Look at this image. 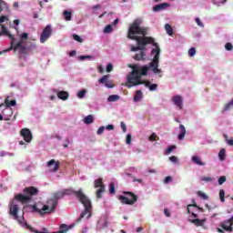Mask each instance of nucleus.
I'll list each match as a JSON object with an SVG mask.
<instances>
[{"label":"nucleus","mask_w":233,"mask_h":233,"mask_svg":"<svg viewBox=\"0 0 233 233\" xmlns=\"http://www.w3.org/2000/svg\"><path fill=\"white\" fill-rule=\"evenodd\" d=\"M141 20H135L128 28L127 37L132 41H136L137 46H131V52H137V50H145L147 45H153L157 48L159 45L155 42L154 37L148 35V27H141Z\"/></svg>","instance_id":"obj_1"},{"label":"nucleus","mask_w":233,"mask_h":233,"mask_svg":"<svg viewBox=\"0 0 233 233\" xmlns=\"http://www.w3.org/2000/svg\"><path fill=\"white\" fill-rule=\"evenodd\" d=\"M152 56H154L153 60L149 63L148 66H143L140 67H137V66H133V70H137V75L140 76H148V71L152 70L153 74H157L158 77H163V75L161 74V69H159V56H161V48L159 46H157V48H153L151 50Z\"/></svg>","instance_id":"obj_2"},{"label":"nucleus","mask_w":233,"mask_h":233,"mask_svg":"<svg viewBox=\"0 0 233 233\" xmlns=\"http://www.w3.org/2000/svg\"><path fill=\"white\" fill-rule=\"evenodd\" d=\"M62 192H64V196H76V198H78L80 203L84 205L85 209L80 214V217L77 219L78 223L79 221H81V219H83V218H86L87 219L88 218H92V201H90V198H88L86 195L83 193V189H78L77 191H76L72 188H66L63 189Z\"/></svg>","instance_id":"obj_3"},{"label":"nucleus","mask_w":233,"mask_h":233,"mask_svg":"<svg viewBox=\"0 0 233 233\" xmlns=\"http://www.w3.org/2000/svg\"><path fill=\"white\" fill-rule=\"evenodd\" d=\"M51 201L52 198L48 199L47 205H44L42 208H37V205H33V212H37V214H40V216H45V214H51V212H54V210L57 208V205H54Z\"/></svg>","instance_id":"obj_4"},{"label":"nucleus","mask_w":233,"mask_h":233,"mask_svg":"<svg viewBox=\"0 0 233 233\" xmlns=\"http://www.w3.org/2000/svg\"><path fill=\"white\" fill-rule=\"evenodd\" d=\"M137 73V69H133V71L127 76V88L137 86V85H144L145 81L141 80V76H139Z\"/></svg>","instance_id":"obj_5"},{"label":"nucleus","mask_w":233,"mask_h":233,"mask_svg":"<svg viewBox=\"0 0 233 233\" xmlns=\"http://www.w3.org/2000/svg\"><path fill=\"white\" fill-rule=\"evenodd\" d=\"M123 194L124 196L120 195L118 197L119 201H121L123 205H134L137 202V196L136 194L130 191H124ZM125 196H128L129 198Z\"/></svg>","instance_id":"obj_6"},{"label":"nucleus","mask_w":233,"mask_h":233,"mask_svg":"<svg viewBox=\"0 0 233 233\" xmlns=\"http://www.w3.org/2000/svg\"><path fill=\"white\" fill-rule=\"evenodd\" d=\"M19 205L15 203V200H12L9 205V214L15 219V221H18V223H21V218H19Z\"/></svg>","instance_id":"obj_7"},{"label":"nucleus","mask_w":233,"mask_h":233,"mask_svg":"<svg viewBox=\"0 0 233 233\" xmlns=\"http://www.w3.org/2000/svg\"><path fill=\"white\" fill-rule=\"evenodd\" d=\"M95 188H98L96 190V198L97 199H101L103 198V193L105 192V185L103 184V178H97L94 181Z\"/></svg>","instance_id":"obj_8"},{"label":"nucleus","mask_w":233,"mask_h":233,"mask_svg":"<svg viewBox=\"0 0 233 233\" xmlns=\"http://www.w3.org/2000/svg\"><path fill=\"white\" fill-rule=\"evenodd\" d=\"M52 36V25H47L42 31L40 35V43L44 44L50 39Z\"/></svg>","instance_id":"obj_9"},{"label":"nucleus","mask_w":233,"mask_h":233,"mask_svg":"<svg viewBox=\"0 0 233 233\" xmlns=\"http://www.w3.org/2000/svg\"><path fill=\"white\" fill-rule=\"evenodd\" d=\"M20 136L24 137V141L25 143H32V139H34V137L32 136V131L28 128H23L20 131Z\"/></svg>","instance_id":"obj_10"},{"label":"nucleus","mask_w":233,"mask_h":233,"mask_svg":"<svg viewBox=\"0 0 233 233\" xmlns=\"http://www.w3.org/2000/svg\"><path fill=\"white\" fill-rule=\"evenodd\" d=\"M15 201H18L19 203H22V205H26V203H30V201H32V198L25 194H18L15 196Z\"/></svg>","instance_id":"obj_11"},{"label":"nucleus","mask_w":233,"mask_h":233,"mask_svg":"<svg viewBox=\"0 0 233 233\" xmlns=\"http://www.w3.org/2000/svg\"><path fill=\"white\" fill-rule=\"evenodd\" d=\"M109 79L110 75H105L98 80V83H100V85H105L106 88H114V85H112V81Z\"/></svg>","instance_id":"obj_12"},{"label":"nucleus","mask_w":233,"mask_h":233,"mask_svg":"<svg viewBox=\"0 0 233 233\" xmlns=\"http://www.w3.org/2000/svg\"><path fill=\"white\" fill-rule=\"evenodd\" d=\"M23 192L26 196H29L32 199L33 196H37V194H39V189H37V187H35L31 186L28 187H25Z\"/></svg>","instance_id":"obj_13"},{"label":"nucleus","mask_w":233,"mask_h":233,"mask_svg":"<svg viewBox=\"0 0 233 233\" xmlns=\"http://www.w3.org/2000/svg\"><path fill=\"white\" fill-rule=\"evenodd\" d=\"M59 165H61L59 161H56V159H51L47 162L46 167L50 168L51 172H57V170H59Z\"/></svg>","instance_id":"obj_14"},{"label":"nucleus","mask_w":233,"mask_h":233,"mask_svg":"<svg viewBox=\"0 0 233 233\" xmlns=\"http://www.w3.org/2000/svg\"><path fill=\"white\" fill-rule=\"evenodd\" d=\"M64 197H65V194H64L63 190L56 191V192L53 193V197L51 198V203L54 204V206L56 207V205H57V200L62 199V198H64Z\"/></svg>","instance_id":"obj_15"},{"label":"nucleus","mask_w":233,"mask_h":233,"mask_svg":"<svg viewBox=\"0 0 233 233\" xmlns=\"http://www.w3.org/2000/svg\"><path fill=\"white\" fill-rule=\"evenodd\" d=\"M173 103L174 105H176V106H178V108H183V97H181V96L177 95L175 96H173Z\"/></svg>","instance_id":"obj_16"},{"label":"nucleus","mask_w":233,"mask_h":233,"mask_svg":"<svg viewBox=\"0 0 233 233\" xmlns=\"http://www.w3.org/2000/svg\"><path fill=\"white\" fill-rule=\"evenodd\" d=\"M221 228H223V230H226V232L233 231L232 223L228 219L222 222Z\"/></svg>","instance_id":"obj_17"},{"label":"nucleus","mask_w":233,"mask_h":233,"mask_svg":"<svg viewBox=\"0 0 233 233\" xmlns=\"http://www.w3.org/2000/svg\"><path fill=\"white\" fill-rule=\"evenodd\" d=\"M169 5L168 3H162L159 5H157L153 7V12H161V10H166V8H168Z\"/></svg>","instance_id":"obj_18"},{"label":"nucleus","mask_w":233,"mask_h":233,"mask_svg":"<svg viewBox=\"0 0 233 233\" xmlns=\"http://www.w3.org/2000/svg\"><path fill=\"white\" fill-rule=\"evenodd\" d=\"M5 35H8L9 39H11V46L9 48L4 50V52H10L12 50H14V45L15 43V37L14 36V35H10V33L5 34Z\"/></svg>","instance_id":"obj_19"},{"label":"nucleus","mask_w":233,"mask_h":233,"mask_svg":"<svg viewBox=\"0 0 233 233\" xmlns=\"http://www.w3.org/2000/svg\"><path fill=\"white\" fill-rule=\"evenodd\" d=\"M57 97H58V99H61L62 101H66V99H68V97H70V94H68V92H66V91H59L57 93Z\"/></svg>","instance_id":"obj_20"},{"label":"nucleus","mask_w":233,"mask_h":233,"mask_svg":"<svg viewBox=\"0 0 233 233\" xmlns=\"http://www.w3.org/2000/svg\"><path fill=\"white\" fill-rule=\"evenodd\" d=\"M191 161L195 163V165H198L199 167H205L206 163L201 161V158L198 156H193Z\"/></svg>","instance_id":"obj_21"},{"label":"nucleus","mask_w":233,"mask_h":233,"mask_svg":"<svg viewBox=\"0 0 233 233\" xmlns=\"http://www.w3.org/2000/svg\"><path fill=\"white\" fill-rule=\"evenodd\" d=\"M6 19H8V17L5 16V15H2L0 17V26H1V34H8V30L6 29V27L3 25H1L2 23H5V21H6Z\"/></svg>","instance_id":"obj_22"},{"label":"nucleus","mask_w":233,"mask_h":233,"mask_svg":"<svg viewBox=\"0 0 233 233\" xmlns=\"http://www.w3.org/2000/svg\"><path fill=\"white\" fill-rule=\"evenodd\" d=\"M145 86H147V88H148L150 90V92H154L156 90H157V84H150L149 81H144Z\"/></svg>","instance_id":"obj_23"},{"label":"nucleus","mask_w":233,"mask_h":233,"mask_svg":"<svg viewBox=\"0 0 233 233\" xmlns=\"http://www.w3.org/2000/svg\"><path fill=\"white\" fill-rule=\"evenodd\" d=\"M145 51H140L139 53H137V55H135L133 56V59H135V61H145Z\"/></svg>","instance_id":"obj_24"},{"label":"nucleus","mask_w":233,"mask_h":233,"mask_svg":"<svg viewBox=\"0 0 233 233\" xmlns=\"http://www.w3.org/2000/svg\"><path fill=\"white\" fill-rule=\"evenodd\" d=\"M179 130L180 134L178 135L179 141L185 139V136L187 135V129L185 128V126L179 125Z\"/></svg>","instance_id":"obj_25"},{"label":"nucleus","mask_w":233,"mask_h":233,"mask_svg":"<svg viewBox=\"0 0 233 233\" xmlns=\"http://www.w3.org/2000/svg\"><path fill=\"white\" fill-rule=\"evenodd\" d=\"M190 223H193L196 227H203L205 225V219L195 218L191 219Z\"/></svg>","instance_id":"obj_26"},{"label":"nucleus","mask_w":233,"mask_h":233,"mask_svg":"<svg viewBox=\"0 0 233 233\" xmlns=\"http://www.w3.org/2000/svg\"><path fill=\"white\" fill-rule=\"evenodd\" d=\"M5 105L6 106V108H10V106H15V105H17V101L15 100H8V97H6L5 99Z\"/></svg>","instance_id":"obj_27"},{"label":"nucleus","mask_w":233,"mask_h":233,"mask_svg":"<svg viewBox=\"0 0 233 233\" xmlns=\"http://www.w3.org/2000/svg\"><path fill=\"white\" fill-rule=\"evenodd\" d=\"M141 99H143V92H141V90H137L135 93L134 101L137 103L138 101H141Z\"/></svg>","instance_id":"obj_28"},{"label":"nucleus","mask_w":233,"mask_h":233,"mask_svg":"<svg viewBox=\"0 0 233 233\" xmlns=\"http://www.w3.org/2000/svg\"><path fill=\"white\" fill-rule=\"evenodd\" d=\"M119 99H121V96H119L118 95H111L108 96L107 101L109 103H114L116 101H119Z\"/></svg>","instance_id":"obj_29"},{"label":"nucleus","mask_w":233,"mask_h":233,"mask_svg":"<svg viewBox=\"0 0 233 233\" xmlns=\"http://www.w3.org/2000/svg\"><path fill=\"white\" fill-rule=\"evenodd\" d=\"M165 30L167 35H174V29H172V25H170L169 24L165 25Z\"/></svg>","instance_id":"obj_30"},{"label":"nucleus","mask_w":233,"mask_h":233,"mask_svg":"<svg viewBox=\"0 0 233 233\" xmlns=\"http://www.w3.org/2000/svg\"><path fill=\"white\" fill-rule=\"evenodd\" d=\"M84 123L86 125H91V123H94V116L88 115L85 117Z\"/></svg>","instance_id":"obj_31"},{"label":"nucleus","mask_w":233,"mask_h":233,"mask_svg":"<svg viewBox=\"0 0 233 233\" xmlns=\"http://www.w3.org/2000/svg\"><path fill=\"white\" fill-rule=\"evenodd\" d=\"M63 14L66 21H72V12L65 10Z\"/></svg>","instance_id":"obj_32"},{"label":"nucleus","mask_w":233,"mask_h":233,"mask_svg":"<svg viewBox=\"0 0 233 233\" xmlns=\"http://www.w3.org/2000/svg\"><path fill=\"white\" fill-rule=\"evenodd\" d=\"M22 46H23V41H19L15 45H13V50L17 52V50H21Z\"/></svg>","instance_id":"obj_33"},{"label":"nucleus","mask_w":233,"mask_h":233,"mask_svg":"<svg viewBox=\"0 0 233 233\" xmlns=\"http://www.w3.org/2000/svg\"><path fill=\"white\" fill-rule=\"evenodd\" d=\"M218 157H219L220 161H225V157H226L225 148L220 149V151L218 152Z\"/></svg>","instance_id":"obj_34"},{"label":"nucleus","mask_w":233,"mask_h":233,"mask_svg":"<svg viewBox=\"0 0 233 233\" xmlns=\"http://www.w3.org/2000/svg\"><path fill=\"white\" fill-rule=\"evenodd\" d=\"M190 207H195L196 208H199V210H203V208L198 207V204H196V201L193 200V204L187 205V214H190Z\"/></svg>","instance_id":"obj_35"},{"label":"nucleus","mask_w":233,"mask_h":233,"mask_svg":"<svg viewBox=\"0 0 233 233\" xmlns=\"http://www.w3.org/2000/svg\"><path fill=\"white\" fill-rule=\"evenodd\" d=\"M109 194H116V184L114 182L109 184Z\"/></svg>","instance_id":"obj_36"},{"label":"nucleus","mask_w":233,"mask_h":233,"mask_svg":"<svg viewBox=\"0 0 233 233\" xmlns=\"http://www.w3.org/2000/svg\"><path fill=\"white\" fill-rule=\"evenodd\" d=\"M219 199H220L221 203H225V190L224 189L219 190Z\"/></svg>","instance_id":"obj_37"},{"label":"nucleus","mask_w":233,"mask_h":233,"mask_svg":"<svg viewBox=\"0 0 233 233\" xmlns=\"http://www.w3.org/2000/svg\"><path fill=\"white\" fill-rule=\"evenodd\" d=\"M149 141H157L159 140V137L156 133H152L151 136L148 137Z\"/></svg>","instance_id":"obj_38"},{"label":"nucleus","mask_w":233,"mask_h":233,"mask_svg":"<svg viewBox=\"0 0 233 233\" xmlns=\"http://www.w3.org/2000/svg\"><path fill=\"white\" fill-rule=\"evenodd\" d=\"M85 96H86V90L83 89V90L78 91L77 97H79V99H83V97H85Z\"/></svg>","instance_id":"obj_39"},{"label":"nucleus","mask_w":233,"mask_h":233,"mask_svg":"<svg viewBox=\"0 0 233 233\" xmlns=\"http://www.w3.org/2000/svg\"><path fill=\"white\" fill-rule=\"evenodd\" d=\"M198 197L201 198L202 199H208V196L202 191H198Z\"/></svg>","instance_id":"obj_40"},{"label":"nucleus","mask_w":233,"mask_h":233,"mask_svg":"<svg viewBox=\"0 0 233 233\" xmlns=\"http://www.w3.org/2000/svg\"><path fill=\"white\" fill-rule=\"evenodd\" d=\"M188 56H189V57H194L196 56V48L195 47L189 48Z\"/></svg>","instance_id":"obj_41"},{"label":"nucleus","mask_w":233,"mask_h":233,"mask_svg":"<svg viewBox=\"0 0 233 233\" xmlns=\"http://www.w3.org/2000/svg\"><path fill=\"white\" fill-rule=\"evenodd\" d=\"M112 32V25H107L104 29V34H110Z\"/></svg>","instance_id":"obj_42"},{"label":"nucleus","mask_w":233,"mask_h":233,"mask_svg":"<svg viewBox=\"0 0 233 233\" xmlns=\"http://www.w3.org/2000/svg\"><path fill=\"white\" fill-rule=\"evenodd\" d=\"M233 106V99H231V101H229L228 104H226L224 110H230V108H232Z\"/></svg>","instance_id":"obj_43"},{"label":"nucleus","mask_w":233,"mask_h":233,"mask_svg":"<svg viewBox=\"0 0 233 233\" xmlns=\"http://www.w3.org/2000/svg\"><path fill=\"white\" fill-rule=\"evenodd\" d=\"M174 150H176V146H169L168 147H167V149L166 150V154H170V153H172Z\"/></svg>","instance_id":"obj_44"},{"label":"nucleus","mask_w":233,"mask_h":233,"mask_svg":"<svg viewBox=\"0 0 233 233\" xmlns=\"http://www.w3.org/2000/svg\"><path fill=\"white\" fill-rule=\"evenodd\" d=\"M73 39L75 41H77V43H83V38H81V36H79L78 35H73Z\"/></svg>","instance_id":"obj_45"},{"label":"nucleus","mask_w":233,"mask_h":233,"mask_svg":"<svg viewBox=\"0 0 233 233\" xmlns=\"http://www.w3.org/2000/svg\"><path fill=\"white\" fill-rule=\"evenodd\" d=\"M226 181H227V177L221 176V177L218 178V185H223V183H225Z\"/></svg>","instance_id":"obj_46"},{"label":"nucleus","mask_w":233,"mask_h":233,"mask_svg":"<svg viewBox=\"0 0 233 233\" xmlns=\"http://www.w3.org/2000/svg\"><path fill=\"white\" fill-rule=\"evenodd\" d=\"M225 48H226V50H228V52H230V50H233L232 43H227V44L225 45Z\"/></svg>","instance_id":"obj_47"},{"label":"nucleus","mask_w":233,"mask_h":233,"mask_svg":"<svg viewBox=\"0 0 233 233\" xmlns=\"http://www.w3.org/2000/svg\"><path fill=\"white\" fill-rule=\"evenodd\" d=\"M127 145H130L132 143V135L128 134L126 138Z\"/></svg>","instance_id":"obj_48"},{"label":"nucleus","mask_w":233,"mask_h":233,"mask_svg":"<svg viewBox=\"0 0 233 233\" xmlns=\"http://www.w3.org/2000/svg\"><path fill=\"white\" fill-rule=\"evenodd\" d=\"M78 58L80 59V61H85V59H92L91 56H78Z\"/></svg>","instance_id":"obj_49"},{"label":"nucleus","mask_w":233,"mask_h":233,"mask_svg":"<svg viewBox=\"0 0 233 233\" xmlns=\"http://www.w3.org/2000/svg\"><path fill=\"white\" fill-rule=\"evenodd\" d=\"M106 72L110 73L112 70H114V66L112 64H108L106 68Z\"/></svg>","instance_id":"obj_50"},{"label":"nucleus","mask_w":233,"mask_h":233,"mask_svg":"<svg viewBox=\"0 0 233 233\" xmlns=\"http://www.w3.org/2000/svg\"><path fill=\"white\" fill-rule=\"evenodd\" d=\"M103 132H105V127L102 126L97 129L96 134H98V136H101Z\"/></svg>","instance_id":"obj_51"},{"label":"nucleus","mask_w":233,"mask_h":233,"mask_svg":"<svg viewBox=\"0 0 233 233\" xmlns=\"http://www.w3.org/2000/svg\"><path fill=\"white\" fill-rule=\"evenodd\" d=\"M201 181H206L207 183L213 181L212 177H204L201 178Z\"/></svg>","instance_id":"obj_52"},{"label":"nucleus","mask_w":233,"mask_h":233,"mask_svg":"<svg viewBox=\"0 0 233 233\" xmlns=\"http://www.w3.org/2000/svg\"><path fill=\"white\" fill-rule=\"evenodd\" d=\"M170 181H172V177H170V176L166 177L164 179V183H166V184L170 183Z\"/></svg>","instance_id":"obj_53"},{"label":"nucleus","mask_w":233,"mask_h":233,"mask_svg":"<svg viewBox=\"0 0 233 233\" xmlns=\"http://www.w3.org/2000/svg\"><path fill=\"white\" fill-rule=\"evenodd\" d=\"M169 161H172V163H177V157L176 156L170 157Z\"/></svg>","instance_id":"obj_54"},{"label":"nucleus","mask_w":233,"mask_h":233,"mask_svg":"<svg viewBox=\"0 0 233 233\" xmlns=\"http://www.w3.org/2000/svg\"><path fill=\"white\" fill-rule=\"evenodd\" d=\"M120 127H121L123 132H127V125L125 124V122H121Z\"/></svg>","instance_id":"obj_55"},{"label":"nucleus","mask_w":233,"mask_h":233,"mask_svg":"<svg viewBox=\"0 0 233 233\" xmlns=\"http://www.w3.org/2000/svg\"><path fill=\"white\" fill-rule=\"evenodd\" d=\"M196 23H197V25H198V26H204L203 25V23L201 22V19H199V18H196Z\"/></svg>","instance_id":"obj_56"},{"label":"nucleus","mask_w":233,"mask_h":233,"mask_svg":"<svg viewBox=\"0 0 233 233\" xmlns=\"http://www.w3.org/2000/svg\"><path fill=\"white\" fill-rule=\"evenodd\" d=\"M164 214H165V216H167V218H170V211H168V209L165 208Z\"/></svg>","instance_id":"obj_57"},{"label":"nucleus","mask_w":233,"mask_h":233,"mask_svg":"<svg viewBox=\"0 0 233 233\" xmlns=\"http://www.w3.org/2000/svg\"><path fill=\"white\" fill-rule=\"evenodd\" d=\"M21 39H28V33H23L21 35Z\"/></svg>","instance_id":"obj_58"},{"label":"nucleus","mask_w":233,"mask_h":233,"mask_svg":"<svg viewBox=\"0 0 233 233\" xmlns=\"http://www.w3.org/2000/svg\"><path fill=\"white\" fill-rule=\"evenodd\" d=\"M98 72H99L100 74H103V72H105V67H103V66H98Z\"/></svg>","instance_id":"obj_59"},{"label":"nucleus","mask_w":233,"mask_h":233,"mask_svg":"<svg viewBox=\"0 0 233 233\" xmlns=\"http://www.w3.org/2000/svg\"><path fill=\"white\" fill-rule=\"evenodd\" d=\"M26 52V46H22L21 49H20V53L21 54H25Z\"/></svg>","instance_id":"obj_60"},{"label":"nucleus","mask_w":233,"mask_h":233,"mask_svg":"<svg viewBox=\"0 0 233 233\" xmlns=\"http://www.w3.org/2000/svg\"><path fill=\"white\" fill-rule=\"evenodd\" d=\"M106 128L107 130H114V125H107V126L106 127Z\"/></svg>","instance_id":"obj_61"},{"label":"nucleus","mask_w":233,"mask_h":233,"mask_svg":"<svg viewBox=\"0 0 233 233\" xmlns=\"http://www.w3.org/2000/svg\"><path fill=\"white\" fill-rule=\"evenodd\" d=\"M76 52L75 50H73V51H71V52L69 53V56H70V57H74V56H76Z\"/></svg>","instance_id":"obj_62"},{"label":"nucleus","mask_w":233,"mask_h":233,"mask_svg":"<svg viewBox=\"0 0 233 233\" xmlns=\"http://www.w3.org/2000/svg\"><path fill=\"white\" fill-rule=\"evenodd\" d=\"M143 230H144L143 227H139L137 228V232H138V233L143 232Z\"/></svg>","instance_id":"obj_63"},{"label":"nucleus","mask_w":233,"mask_h":233,"mask_svg":"<svg viewBox=\"0 0 233 233\" xmlns=\"http://www.w3.org/2000/svg\"><path fill=\"white\" fill-rule=\"evenodd\" d=\"M228 144L230 145V147H233V140L232 139L228 140Z\"/></svg>","instance_id":"obj_64"}]
</instances>
